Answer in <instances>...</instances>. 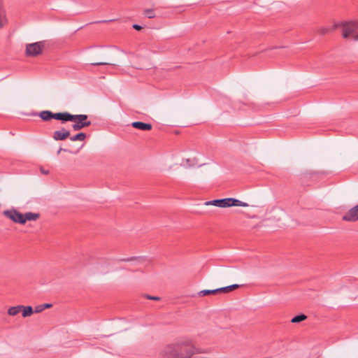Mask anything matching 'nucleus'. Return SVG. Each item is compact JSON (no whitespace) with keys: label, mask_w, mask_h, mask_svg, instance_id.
<instances>
[{"label":"nucleus","mask_w":358,"mask_h":358,"mask_svg":"<svg viewBox=\"0 0 358 358\" xmlns=\"http://www.w3.org/2000/svg\"><path fill=\"white\" fill-rule=\"evenodd\" d=\"M197 350L189 339H180L166 345L160 352L161 358H192Z\"/></svg>","instance_id":"1"},{"label":"nucleus","mask_w":358,"mask_h":358,"mask_svg":"<svg viewBox=\"0 0 358 358\" xmlns=\"http://www.w3.org/2000/svg\"><path fill=\"white\" fill-rule=\"evenodd\" d=\"M342 29L343 38H348L352 36L354 39V36L358 34V22L350 21L335 23L332 27V29Z\"/></svg>","instance_id":"2"},{"label":"nucleus","mask_w":358,"mask_h":358,"mask_svg":"<svg viewBox=\"0 0 358 358\" xmlns=\"http://www.w3.org/2000/svg\"><path fill=\"white\" fill-rule=\"evenodd\" d=\"M204 204L206 206L212 205L220 208H228L232 206L247 207L249 206L247 203L243 202L234 198L215 199L212 201H206Z\"/></svg>","instance_id":"3"},{"label":"nucleus","mask_w":358,"mask_h":358,"mask_svg":"<svg viewBox=\"0 0 358 358\" xmlns=\"http://www.w3.org/2000/svg\"><path fill=\"white\" fill-rule=\"evenodd\" d=\"M34 116L38 115L43 121H50L52 119L61 121L64 123L65 112L54 113L50 110H43L38 114L35 113L31 114Z\"/></svg>","instance_id":"4"},{"label":"nucleus","mask_w":358,"mask_h":358,"mask_svg":"<svg viewBox=\"0 0 358 358\" xmlns=\"http://www.w3.org/2000/svg\"><path fill=\"white\" fill-rule=\"evenodd\" d=\"M44 46L43 41L27 44L26 46V54L29 57H36L42 52Z\"/></svg>","instance_id":"5"},{"label":"nucleus","mask_w":358,"mask_h":358,"mask_svg":"<svg viewBox=\"0 0 358 358\" xmlns=\"http://www.w3.org/2000/svg\"><path fill=\"white\" fill-rule=\"evenodd\" d=\"M4 216L9 218L15 223L23 224V213L17 211L15 208L6 210L3 212Z\"/></svg>","instance_id":"6"},{"label":"nucleus","mask_w":358,"mask_h":358,"mask_svg":"<svg viewBox=\"0 0 358 358\" xmlns=\"http://www.w3.org/2000/svg\"><path fill=\"white\" fill-rule=\"evenodd\" d=\"M343 220L356 222L358 220V204L350 208L343 216Z\"/></svg>","instance_id":"7"},{"label":"nucleus","mask_w":358,"mask_h":358,"mask_svg":"<svg viewBox=\"0 0 358 358\" xmlns=\"http://www.w3.org/2000/svg\"><path fill=\"white\" fill-rule=\"evenodd\" d=\"M71 133L65 128H62L60 130L54 131L52 138L55 141H64L70 137Z\"/></svg>","instance_id":"8"},{"label":"nucleus","mask_w":358,"mask_h":358,"mask_svg":"<svg viewBox=\"0 0 358 358\" xmlns=\"http://www.w3.org/2000/svg\"><path fill=\"white\" fill-rule=\"evenodd\" d=\"M88 118L87 115H72L68 112H65L64 122H76V120H80L85 122Z\"/></svg>","instance_id":"9"},{"label":"nucleus","mask_w":358,"mask_h":358,"mask_svg":"<svg viewBox=\"0 0 358 358\" xmlns=\"http://www.w3.org/2000/svg\"><path fill=\"white\" fill-rule=\"evenodd\" d=\"M131 126L141 131H149L152 129V124L149 123H145L143 122H134L131 123Z\"/></svg>","instance_id":"10"},{"label":"nucleus","mask_w":358,"mask_h":358,"mask_svg":"<svg viewBox=\"0 0 358 358\" xmlns=\"http://www.w3.org/2000/svg\"><path fill=\"white\" fill-rule=\"evenodd\" d=\"M317 178V174L315 173H306L301 177V182L303 185H310V180H316Z\"/></svg>","instance_id":"11"},{"label":"nucleus","mask_w":358,"mask_h":358,"mask_svg":"<svg viewBox=\"0 0 358 358\" xmlns=\"http://www.w3.org/2000/svg\"><path fill=\"white\" fill-rule=\"evenodd\" d=\"M40 217V214L32 212H27L23 214V224L26 223L27 221H34L38 220Z\"/></svg>","instance_id":"12"},{"label":"nucleus","mask_w":358,"mask_h":358,"mask_svg":"<svg viewBox=\"0 0 358 358\" xmlns=\"http://www.w3.org/2000/svg\"><path fill=\"white\" fill-rule=\"evenodd\" d=\"M22 308H23L22 305L10 307L8 309L7 313L10 316H15L21 312Z\"/></svg>","instance_id":"13"},{"label":"nucleus","mask_w":358,"mask_h":358,"mask_svg":"<svg viewBox=\"0 0 358 358\" xmlns=\"http://www.w3.org/2000/svg\"><path fill=\"white\" fill-rule=\"evenodd\" d=\"M21 312H22V315L23 317H30L34 313V309L30 306H23V308H22Z\"/></svg>","instance_id":"14"},{"label":"nucleus","mask_w":358,"mask_h":358,"mask_svg":"<svg viewBox=\"0 0 358 358\" xmlns=\"http://www.w3.org/2000/svg\"><path fill=\"white\" fill-rule=\"evenodd\" d=\"M239 287H240L239 285L234 284V285H229L227 287L217 288V290L219 291V293H221V292L227 293V292L234 291L236 289L238 288Z\"/></svg>","instance_id":"15"},{"label":"nucleus","mask_w":358,"mask_h":358,"mask_svg":"<svg viewBox=\"0 0 358 358\" xmlns=\"http://www.w3.org/2000/svg\"><path fill=\"white\" fill-rule=\"evenodd\" d=\"M217 293H219V291L217 290V289H203V290L200 291L198 293V295L199 296H206V295H209V294H217Z\"/></svg>","instance_id":"16"},{"label":"nucleus","mask_w":358,"mask_h":358,"mask_svg":"<svg viewBox=\"0 0 358 358\" xmlns=\"http://www.w3.org/2000/svg\"><path fill=\"white\" fill-rule=\"evenodd\" d=\"M86 138V134L85 133L80 132L76 134L73 136L70 137V140L71 141H83Z\"/></svg>","instance_id":"17"},{"label":"nucleus","mask_w":358,"mask_h":358,"mask_svg":"<svg viewBox=\"0 0 358 358\" xmlns=\"http://www.w3.org/2000/svg\"><path fill=\"white\" fill-rule=\"evenodd\" d=\"M307 318V316L304 314H300L298 315L294 316L291 320V322L292 323H299L302 321H304Z\"/></svg>","instance_id":"18"},{"label":"nucleus","mask_w":358,"mask_h":358,"mask_svg":"<svg viewBox=\"0 0 358 358\" xmlns=\"http://www.w3.org/2000/svg\"><path fill=\"white\" fill-rule=\"evenodd\" d=\"M144 15L149 19H152L155 17V13L153 9L148 8L144 10Z\"/></svg>","instance_id":"19"},{"label":"nucleus","mask_w":358,"mask_h":358,"mask_svg":"<svg viewBox=\"0 0 358 358\" xmlns=\"http://www.w3.org/2000/svg\"><path fill=\"white\" fill-rule=\"evenodd\" d=\"M334 29H332V27L331 28H328V27H320L317 29V32L320 34V35H326L328 33H329L330 31H334Z\"/></svg>","instance_id":"20"},{"label":"nucleus","mask_w":358,"mask_h":358,"mask_svg":"<svg viewBox=\"0 0 358 358\" xmlns=\"http://www.w3.org/2000/svg\"><path fill=\"white\" fill-rule=\"evenodd\" d=\"M75 123L72 124V128L74 131H79L83 128V122L80 120H76Z\"/></svg>","instance_id":"21"},{"label":"nucleus","mask_w":358,"mask_h":358,"mask_svg":"<svg viewBox=\"0 0 358 358\" xmlns=\"http://www.w3.org/2000/svg\"><path fill=\"white\" fill-rule=\"evenodd\" d=\"M6 22L5 12L0 6V28L2 27Z\"/></svg>","instance_id":"22"},{"label":"nucleus","mask_w":358,"mask_h":358,"mask_svg":"<svg viewBox=\"0 0 358 358\" xmlns=\"http://www.w3.org/2000/svg\"><path fill=\"white\" fill-rule=\"evenodd\" d=\"M118 261H120V262H131V261L141 262V258L136 257H131L130 258L120 259H118Z\"/></svg>","instance_id":"23"},{"label":"nucleus","mask_w":358,"mask_h":358,"mask_svg":"<svg viewBox=\"0 0 358 358\" xmlns=\"http://www.w3.org/2000/svg\"><path fill=\"white\" fill-rule=\"evenodd\" d=\"M43 310H44V309H43V305L40 304V305H38V306H36L35 307V308L34 310V313H41Z\"/></svg>","instance_id":"24"},{"label":"nucleus","mask_w":358,"mask_h":358,"mask_svg":"<svg viewBox=\"0 0 358 358\" xmlns=\"http://www.w3.org/2000/svg\"><path fill=\"white\" fill-rule=\"evenodd\" d=\"M110 63L108 62H94L92 63L91 65L92 66H102V65H110Z\"/></svg>","instance_id":"25"},{"label":"nucleus","mask_w":358,"mask_h":358,"mask_svg":"<svg viewBox=\"0 0 358 358\" xmlns=\"http://www.w3.org/2000/svg\"><path fill=\"white\" fill-rule=\"evenodd\" d=\"M146 298L148 299L155 300V301H159L160 299V298L158 296H150V295H147Z\"/></svg>","instance_id":"26"},{"label":"nucleus","mask_w":358,"mask_h":358,"mask_svg":"<svg viewBox=\"0 0 358 358\" xmlns=\"http://www.w3.org/2000/svg\"><path fill=\"white\" fill-rule=\"evenodd\" d=\"M91 124H92V123H91V122H90V121H87V120H85V122H83V128H84V127H87L90 126V125H91Z\"/></svg>","instance_id":"27"},{"label":"nucleus","mask_w":358,"mask_h":358,"mask_svg":"<svg viewBox=\"0 0 358 358\" xmlns=\"http://www.w3.org/2000/svg\"><path fill=\"white\" fill-rule=\"evenodd\" d=\"M43 305V309H46V308H50L52 306V305L51 303H43L42 304Z\"/></svg>","instance_id":"28"},{"label":"nucleus","mask_w":358,"mask_h":358,"mask_svg":"<svg viewBox=\"0 0 358 358\" xmlns=\"http://www.w3.org/2000/svg\"><path fill=\"white\" fill-rule=\"evenodd\" d=\"M133 28H134V29L137 30V31H139V30H141V29H142V27H141V26H140V25H138V24H134L133 25Z\"/></svg>","instance_id":"29"},{"label":"nucleus","mask_w":358,"mask_h":358,"mask_svg":"<svg viewBox=\"0 0 358 358\" xmlns=\"http://www.w3.org/2000/svg\"><path fill=\"white\" fill-rule=\"evenodd\" d=\"M41 171L42 173H43L45 175H48L49 173L48 170H44L43 169H41Z\"/></svg>","instance_id":"30"},{"label":"nucleus","mask_w":358,"mask_h":358,"mask_svg":"<svg viewBox=\"0 0 358 358\" xmlns=\"http://www.w3.org/2000/svg\"><path fill=\"white\" fill-rule=\"evenodd\" d=\"M63 150L64 152H69V150L67 149H63V148H59L57 151V154H59L61 152V151Z\"/></svg>","instance_id":"31"},{"label":"nucleus","mask_w":358,"mask_h":358,"mask_svg":"<svg viewBox=\"0 0 358 358\" xmlns=\"http://www.w3.org/2000/svg\"><path fill=\"white\" fill-rule=\"evenodd\" d=\"M354 41H358V34L354 36Z\"/></svg>","instance_id":"32"},{"label":"nucleus","mask_w":358,"mask_h":358,"mask_svg":"<svg viewBox=\"0 0 358 358\" xmlns=\"http://www.w3.org/2000/svg\"><path fill=\"white\" fill-rule=\"evenodd\" d=\"M113 20H104V21H100L99 22H112Z\"/></svg>","instance_id":"33"},{"label":"nucleus","mask_w":358,"mask_h":358,"mask_svg":"<svg viewBox=\"0 0 358 358\" xmlns=\"http://www.w3.org/2000/svg\"><path fill=\"white\" fill-rule=\"evenodd\" d=\"M189 162V159H186V162L188 163Z\"/></svg>","instance_id":"34"},{"label":"nucleus","mask_w":358,"mask_h":358,"mask_svg":"<svg viewBox=\"0 0 358 358\" xmlns=\"http://www.w3.org/2000/svg\"><path fill=\"white\" fill-rule=\"evenodd\" d=\"M264 358H270V357H264Z\"/></svg>","instance_id":"35"}]
</instances>
